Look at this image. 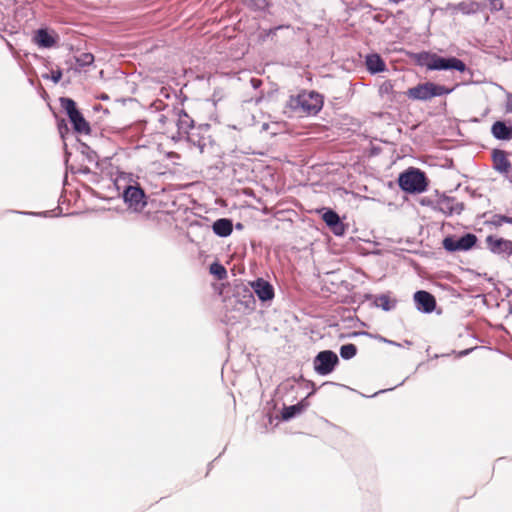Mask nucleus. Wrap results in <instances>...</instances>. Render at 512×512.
I'll use <instances>...</instances> for the list:
<instances>
[{"label":"nucleus","instance_id":"1","mask_svg":"<svg viewBox=\"0 0 512 512\" xmlns=\"http://www.w3.org/2000/svg\"><path fill=\"white\" fill-rule=\"evenodd\" d=\"M250 286L251 288L241 287L238 290V294H240L241 291L243 292V299L240 300V304L247 310L254 309L255 300L253 293H255L261 301H269L274 297L272 285L263 279H257L251 282Z\"/></svg>","mask_w":512,"mask_h":512},{"label":"nucleus","instance_id":"2","mask_svg":"<svg viewBox=\"0 0 512 512\" xmlns=\"http://www.w3.org/2000/svg\"><path fill=\"white\" fill-rule=\"evenodd\" d=\"M322 105V96L314 91H304L289 99V107L301 115H314Z\"/></svg>","mask_w":512,"mask_h":512},{"label":"nucleus","instance_id":"3","mask_svg":"<svg viewBox=\"0 0 512 512\" xmlns=\"http://www.w3.org/2000/svg\"><path fill=\"white\" fill-rule=\"evenodd\" d=\"M452 92V89L446 88L443 85H438L432 82L419 84L415 87L409 88L406 95L412 100L427 101L433 97L446 95Z\"/></svg>","mask_w":512,"mask_h":512},{"label":"nucleus","instance_id":"4","mask_svg":"<svg viewBox=\"0 0 512 512\" xmlns=\"http://www.w3.org/2000/svg\"><path fill=\"white\" fill-rule=\"evenodd\" d=\"M60 101L62 108L68 115L74 131L78 134L89 135L91 133L90 124L77 109L75 101L70 98H61Z\"/></svg>","mask_w":512,"mask_h":512},{"label":"nucleus","instance_id":"5","mask_svg":"<svg viewBox=\"0 0 512 512\" xmlns=\"http://www.w3.org/2000/svg\"><path fill=\"white\" fill-rule=\"evenodd\" d=\"M399 186L408 193H421L426 190L427 182L423 172L410 169L399 176Z\"/></svg>","mask_w":512,"mask_h":512},{"label":"nucleus","instance_id":"6","mask_svg":"<svg viewBox=\"0 0 512 512\" xmlns=\"http://www.w3.org/2000/svg\"><path fill=\"white\" fill-rule=\"evenodd\" d=\"M426 67L429 70H457L464 72L466 70L465 63L455 57L444 58L436 54L428 55Z\"/></svg>","mask_w":512,"mask_h":512},{"label":"nucleus","instance_id":"7","mask_svg":"<svg viewBox=\"0 0 512 512\" xmlns=\"http://www.w3.org/2000/svg\"><path fill=\"white\" fill-rule=\"evenodd\" d=\"M339 362L338 356L331 350L319 352L313 361L314 370L318 375H328L337 366Z\"/></svg>","mask_w":512,"mask_h":512},{"label":"nucleus","instance_id":"8","mask_svg":"<svg viewBox=\"0 0 512 512\" xmlns=\"http://www.w3.org/2000/svg\"><path fill=\"white\" fill-rule=\"evenodd\" d=\"M477 242V237L472 233H467L460 238L446 237L443 240V247L449 252L468 251Z\"/></svg>","mask_w":512,"mask_h":512},{"label":"nucleus","instance_id":"9","mask_svg":"<svg viewBox=\"0 0 512 512\" xmlns=\"http://www.w3.org/2000/svg\"><path fill=\"white\" fill-rule=\"evenodd\" d=\"M487 248L497 255L509 257L512 255V241L504 238H498L493 235L486 237Z\"/></svg>","mask_w":512,"mask_h":512},{"label":"nucleus","instance_id":"10","mask_svg":"<svg viewBox=\"0 0 512 512\" xmlns=\"http://www.w3.org/2000/svg\"><path fill=\"white\" fill-rule=\"evenodd\" d=\"M124 200L135 210L142 209L145 204V193L139 186H128L123 194Z\"/></svg>","mask_w":512,"mask_h":512},{"label":"nucleus","instance_id":"11","mask_svg":"<svg viewBox=\"0 0 512 512\" xmlns=\"http://www.w3.org/2000/svg\"><path fill=\"white\" fill-rule=\"evenodd\" d=\"M436 208L447 215L460 214L463 204L452 197L442 196L437 200Z\"/></svg>","mask_w":512,"mask_h":512},{"label":"nucleus","instance_id":"12","mask_svg":"<svg viewBox=\"0 0 512 512\" xmlns=\"http://www.w3.org/2000/svg\"><path fill=\"white\" fill-rule=\"evenodd\" d=\"M414 300L419 310L430 313L435 309V298L426 291H417L414 294Z\"/></svg>","mask_w":512,"mask_h":512},{"label":"nucleus","instance_id":"13","mask_svg":"<svg viewBox=\"0 0 512 512\" xmlns=\"http://www.w3.org/2000/svg\"><path fill=\"white\" fill-rule=\"evenodd\" d=\"M324 222L329 226L334 234L342 235L344 233L343 224L340 222L338 214L332 210H327L322 216Z\"/></svg>","mask_w":512,"mask_h":512},{"label":"nucleus","instance_id":"14","mask_svg":"<svg viewBox=\"0 0 512 512\" xmlns=\"http://www.w3.org/2000/svg\"><path fill=\"white\" fill-rule=\"evenodd\" d=\"M492 135L499 140L512 139V126L507 125L503 121H496L491 128Z\"/></svg>","mask_w":512,"mask_h":512},{"label":"nucleus","instance_id":"15","mask_svg":"<svg viewBox=\"0 0 512 512\" xmlns=\"http://www.w3.org/2000/svg\"><path fill=\"white\" fill-rule=\"evenodd\" d=\"M494 168L501 172H508L510 168V162L508 161L506 154L501 150H496L493 153Z\"/></svg>","mask_w":512,"mask_h":512},{"label":"nucleus","instance_id":"16","mask_svg":"<svg viewBox=\"0 0 512 512\" xmlns=\"http://www.w3.org/2000/svg\"><path fill=\"white\" fill-rule=\"evenodd\" d=\"M366 66L371 73L382 72L385 69V63L377 54H371L366 57Z\"/></svg>","mask_w":512,"mask_h":512},{"label":"nucleus","instance_id":"17","mask_svg":"<svg viewBox=\"0 0 512 512\" xmlns=\"http://www.w3.org/2000/svg\"><path fill=\"white\" fill-rule=\"evenodd\" d=\"M177 126L180 133H188V130L193 127V119L185 112H178Z\"/></svg>","mask_w":512,"mask_h":512},{"label":"nucleus","instance_id":"18","mask_svg":"<svg viewBox=\"0 0 512 512\" xmlns=\"http://www.w3.org/2000/svg\"><path fill=\"white\" fill-rule=\"evenodd\" d=\"M35 42L45 48H50L55 44L54 38L44 29L37 31L35 36Z\"/></svg>","mask_w":512,"mask_h":512},{"label":"nucleus","instance_id":"19","mask_svg":"<svg viewBox=\"0 0 512 512\" xmlns=\"http://www.w3.org/2000/svg\"><path fill=\"white\" fill-rule=\"evenodd\" d=\"M305 409V405L303 403H298L296 405L287 406L283 408L282 411V419L283 420H290L291 418L295 417L296 415H299L302 413V411Z\"/></svg>","mask_w":512,"mask_h":512},{"label":"nucleus","instance_id":"20","mask_svg":"<svg viewBox=\"0 0 512 512\" xmlns=\"http://www.w3.org/2000/svg\"><path fill=\"white\" fill-rule=\"evenodd\" d=\"M375 304L384 311H390L395 307V301L391 300L387 295L376 297Z\"/></svg>","mask_w":512,"mask_h":512},{"label":"nucleus","instance_id":"21","mask_svg":"<svg viewBox=\"0 0 512 512\" xmlns=\"http://www.w3.org/2000/svg\"><path fill=\"white\" fill-rule=\"evenodd\" d=\"M75 62L77 68H84L86 66H90L94 62V55L91 53H81L78 56H75Z\"/></svg>","mask_w":512,"mask_h":512},{"label":"nucleus","instance_id":"22","mask_svg":"<svg viewBox=\"0 0 512 512\" xmlns=\"http://www.w3.org/2000/svg\"><path fill=\"white\" fill-rule=\"evenodd\" d=\"M357 348L354 344H345L340 348V356L343 359H351L356 355Z\"/></svg>","mask_w":512,"mask_h":512},{"label":"nucleus","instance_id":"23","mask_svg":"<svg viewBox=\"0 0 512 512\" xmlns=\"http://www.w3.org/2000/svg\"><path fill=\"white\" fill-rule=\"evenodd\" d=\"M210 273L215 275L217 279L221 280L224 278V266H222L219 262H214L210 266Z\"/></svg>","mask_w":512,"mask_h":512},{"label":"nucleus","instance_id":"24","mask_svg":"<svg viewBox=\"0 0 512 512\" xmlns=\"http://www.w3.org/2000/svg\"><path fill=\"white\" fill-rule=\"evenodd\" d=\"M213 230L217 235L224 237V218L218 219L214 222Z\"/></svg>","mask_w":512,"mask_h":512},{"label":"nucleus","instance_id":"25","mask_svg":"<svg viewBox=\"0 0 512 512\" xmlns=\"http://www.w3.org/2000/svg\"><path fill=\"white\" fill-rule=\"evenodd\" d=\"M503 223L512 224V217H508V216H504V215H496L494 217L495 225L500 226Z\"/></svg>","mask_w":512,"mask_h":512},{"label":"nucleus","instance_id":"26","mask_svg":"<svg viewBox=\"0 0 512 512\" xmlns=\"http://www.w3.org/2000/svg\"><path fill=\"white\" fill-rule=\"evenodd\" d=\"M505 111L507 113H512V93L507 94L506 104H505Z\"/></svg>","mask_w":512,"mask_h":512},{"label":"nucleus","instance_id":"27","mask_svg":"<svg viewBox=\"0 0 512 512\" xmlns=\"http://www.w3.org/2000/svg\"><path fill=\"white\" fill-rule=\"evenodd\" d=\"M392 84L390 81H386L384 82L381 87H380V92L381 93H388L391 89H392Z\"/></svg>","mask_w":512,"mask_h":512},{"label":"nucleus","instance_id":"28","mask_svg":"<svg viewBox=\"0 0 512 512\" xmlns=\"http://www.w3.org/2000/svg\"><path fill=\"white\" fill-rule=\"evenodd\" d=\"M213 289L220 296L224 289V283L214 284Z\"/></svg>","mask_w":512,"mask_h":512},{"label":"nucleus","instance_id":"29","mask_svg":"<svg viewBox=\"0 0 512 512\" xmlns=\"http://www.w3.org/2000/svg\"><path fill=\"white\" fill-rule=\"evenodd\" d=\"M233 231V224L230 220L226 219V237L229 236Z\"/></svg>","mask_w":512,"mask_h":512},{"label":"nucleus","instance_id":"30","mask_svg":"<svg viewBox=\"0 0 512 512\" xmlns=\"http://www.w3.org/2000/svg\"><path fill=\"white\" fill-rule=\"evenodd\" d=\"M376 339H378V340H379V341H381V342H384V343L390 344V345L399 346V344H398V343H396V342H394V341H392V340L386 339V338H384V337H382V336H377V337H376Z\"/></svg>","mask_w":512,"mask_h":512},{"label":"nucleus","instance_id":"31","mask_svg":"<svg viewBox=\"0 0 512 512\" xmlns=\"http://www.w3.org/2000/svg\"><path fill=\"white\" fill-rule=\"evenodd\" d=\"M260 82H261V81H260V80H258V79H254V78H253V79H251V83H252V85H253V87H254V88H257V87L259 86Z\"/></svg>","mask_w":512,"mask_h":512},{"label":"nucleus","instance_id":"32","mask_svg":"<svg viewBox=\"0 0 512 512\" xmlns=\"http://www.w3.org/2000/svg\"><path fill=\"white\" fill-rule=\"evenodd\" d=\"M198 146H199V148H200V150L202 152L204 147L206 146V143L205 142H199Z\"/></svg>","mask_w":512,"mask_h":512},{"label":"nucleus","instance_id":"33","mask_svg":"<svg viewBox=\"0 0 512 512\" xmlns=\"http://www.w3.org/2000/svg\"><path fill=\"white\" fill-rule=\"evenodd\" d=\"M60 78H61V73L58 72V74L54 76V81L58 82L60 80Z\"/></svg>","mask_w":512,"mask_h":512},{"label":"nucleus","instance_id":"34","mask_svg":"<svg viewBox=\"0 0 512 512\" xmlns=\"http://www.w3.org/2000/svg\"><path fill=\"white\" fill-rule=\"evenodd\" d=\"M469 352H470V350H465V351L460 352V355L461 356L467 355Z\"/></svg>","mask_w":512,"mask_h":512},{"label":"nucleus","instance_id":"35","mask_svg":"<svg viewBox=\"0 0 512 512\" xmlns=\"http://www.w3.org/2000/svg\"><path fill=\"white\" fill-rule=\"evenodd\" d=\"M242 227H243V225H242L241 223H238V224L236 225V228H237V229H242Z\"/></svg>","mask_w":512,"mask_h":512},{"label":"nucleus","instance_id":"36","mask_svg":"<svg viewBox=\"0 0 512 512\" xmlns=\"http://www.w3.org/2000/svg\"><path fill=\"white\" fill-rule=\"evenodd\" d=\"M509 313L512 315V306L509 309Z\"/></svg>","mask_w":512,"mask_h":512}]
</instances>
